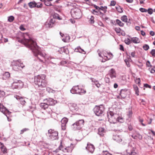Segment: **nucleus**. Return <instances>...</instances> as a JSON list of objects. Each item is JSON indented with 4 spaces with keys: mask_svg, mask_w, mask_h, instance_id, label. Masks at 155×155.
Masks as SVG:
<instances>
[{
    "mask_svg": "<svg viewBox=\"0 0 155 155\" xmlns=\"http://www.w3.org/2000/svg\"><path fill=\"white\" fill-rule=\"evenodd\" d=\"M21 42L27 48L30 49L33 53L34 55L41 61L38 57V55L44 58L46 54L41 51V49L37 45L36 43L29 36L28 33L23 35V38L21 40Z\"/></svg>",
    "mask_w": 155,
    "mask_h": 155,
    "instance_id": "f257e3e1",
    "label": "nucleus"
},
{
    "mask_svg": "<svg viewBox=\"0 0 155 155\" xmlns=\"http://www.w3.org/2000/svg\"><path fill=\"white\" fill-rule=\"evenodd\" d=\"M108 120L111 124H114L117 122L122 123L124 121V118L112 111H110L107 113Z\"/></svg>",
    "mask_w": 155,
    "mask_h": 155,
    "instance_id": "f03ea898",
    "label": "nucleus"
},
{
    "mask_svg": "<svg viewBox=\"0 0 155 155\" xmlns=\"http://www.w3.org/2000/svg\"><path fill=\"white\" fill-rule=\"evenodd\" d=\"M46 76L45 74H40L34 77V83L35 84L38 86L40 88L45 87L47 83L45 80Z\"/></svg>",
    "mask_w": 155,
    "mask_h": 155,
    "instance_id": "7ed1b4c3",
    "label": "nucleus"
},
{
    "mask_svg": "<svg viewBox=\"0 0 155 155\" xmlns=\"http://www.w3.org/2000/svg\"><path fill=\"white\" fill-rule=\"evenodd\" d=\"M11 66L13 70L18 71L23 69L25 67V65L22 63L21 62V60L19 59L17 60H13L11 62Z\"/></svg>",
    "mask_w": 155,
    "mask_h": 155,
    "instance_id": "20e7f679",
    "label": "nucleus"
},
{
    "mask_svg": "<svg viewBox=\"0 0 155 155\" xmlns=\"http://www.w3.org/2000/svg\"><path fill=\"white\" fill-rule=\"evenodd\" d=\"M84 122L83 119L77 120L72 125V128L74 130H80L83 127Z\"/></svg>",
    "mask_w": 155,
    "mask_h": 155,
    "instance_id": "39448f33",
    "label": "nucleus"
},
{
    "mask_svg": "<svg viewBox=\"0 0 155 155\" xmlns=\"http://www.w3.org/2000/svg\"><path fill=\"white\" fill-rule=\"evenodd\" d=\"M71 12L72 17L74 19L79 18L81 17V11L79 8H75L72 9Z\"/></svg>",
    "mask_w": 155,
    "mask_h": 155,
    "instance_id": "423d86ee",
    "label": "nucleus"
},
{
    "mask_svg": "<svg viewBox=\"0 0 155 155\" xmlns=\"http://www.w3.org/2000/svg\"><path fill=\"white\" fill-rule=\"evenodd\" d=\"M70 91L73 94H78L80 95L86 93V91L85 90L82 88H79L78 85L73 86Z\"/></svg>",
    "mask_w": 155,
    "mask_h": 155,
    "instance_id": "0eeeda50",
    "label": "nucleus"
},
{
    "mask_svg": "<svg viewBox=\"0 0 155 155\" xmlns=\"http://www.w3.org/2000/svg\"><path fill=\"white\" fill-rule=\"evenodd\" d=\"M104 109L102 105L96 106L93 109L94 113L96 115L100 116L104 115Z\"/></svg>",
    "mask_w": 155,
    "mask_h": 155,
    "instance_id": "6e6552de",
    "label": "nucleus"
},
{
    "mask_svg": "<svg viewBox=\"0 0 155 155\" xmlns=\"http://www.w3.org/2000/svg\"><path fill=\"white\" fill-rule=\"evenodd\" d=\"M48 134L49 139L52 140H58V133L57 131L50 129L48 130Z\"/></svg>",
    "mask_w": 155,
    "mask_h": 155,
    "instance_id": "1a4fd4ad",
    "label": "nucleus"
},
{
    "mask_svg": "<svg viewBox=\"0 0 155 155\" xmlns=\"http://www.w3.org/2000/svg\"><path fill=\"white\" fill-rule=\"evenodd\" d=\"M44 103H42L40 104V107L42 109H47L46 111L49 114H50L52 112L51 110L48 108L49 105L48 104L46 101H44Z\"/></svg>",
    "mask_w": 155,
    "mask_h": 155,
    "instance_id": "9d476101",
    "label": "nucleus"
},
{
    "mask_svg": "<svg viewBox=\"0 0 155 155\" xmlns=\"http://www.w3.org/2000/svg\"><path fill=\"white\" fill-rule=\"evenodd\" d=\"M44 101H46L48 104L50 106L54 105L57 103L56 101L50 98L45 99L44 100Z\"/></svg>",
    "mask_w": 155,
    "mask_h": 155,
    "instance_id": "9b49d317",
    "label": "nucleus"
},
{
    "mask_svg": "<svg viewBox=\"0 0 155 155\" xmlns=\"http://www.w3.org/2000/svg\"><path fill=\"white\" fill-rule=\"evenodd\" d=\"M23 85L22 82L21 81H18V82H14L12 85V87L13 89H18L19 87L22 86Z\"/></svg>",
    "mask_w": 155,
    "mask_h": 155,
    "instance_id": "f8f14e48",
    "label": "nucleus"
},
{
    "mask_svg": "<svg viewBox=\"0 0 155 155\" xmlns=\"http://www.w3.org/2000/svg\"><path fill=\"white\" fill-rule=\"evenodd\" d=\"M128 91L126 89H122L120 90V95L122 98H125L128 93Z\"/></svg>",
    "mask_w": 155,
    "mask_h": 155,
    "instance_id": "ddd939ff",
    "label": "nucleus"
},
{
    "mask_svg": "<svg viewBox=\"0 0 155 155\" xmlns=\"http://www.w3.org/2000/svg\"><path fill=\"white\" fill-rule=\"evenodd\" d=\"M68 121V120L67 118L64 117L61 120V129L63 130L66 129V125Z\"/></svg>",
    "mask_w": 155,
    "mask_h": 155,
    "instance_id": "4468645a",
    "label": "nucleus"
},
{
    "mask_svg": "<svg viewBox=\"0 0 155 155\" xmlns=\"http://www.w3.org/2000/svg\"><path fill=\"white\" fill-rule=\"evenodd\" d=\"M111 79L116 78V74L114 69L112 68L110 71L109 74H108Z\"/></svg>",
    "mask_w": 155,
    "mask_h": 155,
    "instance_id": "2eb2a0df",
    "label": "nucleus"
},
{
    "mask_svg": "<svg viewBox=\"0 0 155 155\" xmlns=\"http://www.w3.org/2000/svg\"><path fill=\"white\" fill-rule=\"evenodd\" d=\"M86 149L90 152L93 153L94 150V147L93 145L88 143H87V146L86 147Z\"/></svg>",
    "mask_w": 155,
    "mask_h": 155,
    "instance_id": "dca6fc26",
    "label": "nucleus"
},
{
    "mask_svg": "<svg viewBox=\"0 0 155 155\" xmlns=\"http://www.w3.org/2000/svg\"><path fill=\"white\" fill-rule=\"evenodd\" d=\"M14 97L17 100L19 101L21 105H25L26 102L23 98L17 95L15 96Z\"/></svg>",
    "mask_w": 155,
    "mask_h": 155,
    "instance_id": "f3484780",
    "label": "nucleus"
},
{
    "mask_svg": "<svg viewBox=\"0 0 155 155\" xmlns=\"http://www.w3.org/2000/svg\"><path fill=\"white\" fill-rule=\"evenodd\" d=\"M60 34L61 37H64V38H63L62 39V41H63L64 42H68L69 41L70 38L69 36L67 35H65L64 34H62V33L61 32H60Z\"/></svg>",
    "mask_w": 155,
    "mask_h": 155,
    "instance_id": "a211bd4d",
    "label": "nucleus"
},
{
    "mask_svg": "<svg viewBox=\"0 0 155 155\" xmlns=\"http://www.w3.org/2000/svg\"><path fill=\"white\" fill-rule=\"evenodd\" d=\"M107 55H105V58H104V61L103 60L102 61V62H104L106 61L110 60L113 57V55L112 53L110 52H107Z\"/></svg>",
    "mask_w": 155,
    "mask_h": 155,
    "instance_id": "6ab92c4d",
    "label": "nucleus"
},
{
    "mask_svg": "<svg viewBox=\"0 0 155 155\" xmlns=\"http://www.w3.org/2000/svg\"><path fill=\"white\" fill-rule=\"evenodd\" d=\"M113 138L114 140L118 143H120L122 141V140L121 136L118 135H114L113 137Z\"/></svg>",
    "mask_w": 155,
    "mask_h": 155,
    "instance_id": "aec40b11",
    "label": "nucleus"
},
{
    "mask_svg": "<svg viewBox=\"0 0 155 155\" xmlns=\"http://www.w3.org/2000/svg\"><path fill=\"white\" fill-rule=\"evenodd\" d=\"M97 52L98 53L99 56L102 58H103V57L101 55V54H103L104 57L105 58V55H107V52H108L105 50H101L99 49L98 50Z\"/></svg>",
    "mask_w": 155,
    "mask_h": 155,
    "instance_id": "412c9836",
    "label": "nucleus"
},
{
    "mask_svg": "<svg viewBox=\"0 0 155 155\" xmlns=\"http://www.w3.org/2000/svg\"><path fill=\"white\" fill-rule=\"evenodd\" d=\"M0 111L3 114H5L6 113H9V111L3 105L0 104Z\"/></svg>",
    "mask_w": 155,
    "mask_h": 155,
    "instance_id": "4be33fe9",
    "label": "nucleus"
},
{
    "mask_svg": "<svg viewBox=\"0 0 155 155\" xmlns=\"http://www.w3.org/2000/svg\"><path fill=\"white\" fill-rule=\"evenodd\" d=\"M131 137L135 139H139V140H141L142 138V136L140 135L139 133H137L135 134H133L131 136Z\"/></svg>",
    "mask_w": 155,
    "mask_h": 155,
    "instance_id": "5701e85b",
    "label": "nucleus"
},
{
    "mask_svg": "<svg viewBox=\"0 0 155 155\" xmlns=\"http://www.w3.org/2000/svg\"><path fill=\"white\" fill-rule=\"evenodd\" d=\"M105 132V131L104 128L102 127H100L99 128L98 134L101 136H103Z\"/></svg>",
    "mask_w": 155,
    "mask_h": 155,
    "instance_id": "b1692460",
    "label": "nucleus"
},
{
    "mask_svg": "<svg viewBox=\"0 0 155 155\" xmlns=\"http://www.w3.org/2000/svg\"><path fill=\"white\" fill-rule=\"evenodd\" d=\"M74 148L73 145L72 143L71 144V146L70 147H68L65 148V150H66L67 152H69L72 151Z\"/></svg>",
    "mask_w": 155,
    "mask_h": 155,
    "instance_id": "393cba45",
    "label": "nucleus"
},
{
    "mask_svg": "<svg viewBox=\"0 0 155 155\" xmlns=\"http://www.w3.org/2000/svg\"><path fill=\"white\" fill-rule=\"evenodd\" d=\"M29 7L32 8L35 7L36 5V3L35 1L30 2L28 4Z\"/></svg>",
    "mask_w": 155,
    "mask_h": 155,
    "instance_id": "a878e982",
    "label": "nucleus"
},
{
    "mask_svg": "<svg viewBox=\"0 0 155 155\" xmlns=\"http://www.w3.org/2000/svg\"><path fill=\"white\" fill-rule=\"evenodd\" d=\"M133 86L136 94L137 95H139V89L138 87L136 85H134Z\"/></svg>",
    "mask_w": 155,
    "mask_h": 155,
    "instance_id": "bb28decb",
    "label": "nucleus"
},
{
    "mask_svg": "<svg viewBox=\"0 0 155 155\" xmlns=\"http://www.w3.org/2000/svg\"><path fill=\"white\" fill-rule=\"evenodd\" d=\"M132 41L135 43H138L140 42V40L137 37L133 38L131 39Z\"/></svg>",
    "mask_w": 155,
    "mask_h": 155,
    "instance_id": "cd10ccee",
    "label": "nucleus"
},
{
    "mask_svg": "<svg viewBox=\"0 0 155 155\" xmlns=\"http://www.w3.org/2000/svg\"><path fill=\"white\" fill-rule=\"evenodd\" d=\"M115 8L117 9V11L121 13L123 12V8H121L120 6H116Z\"/></svg>",
    "mask_w": 155,
    "mask_h": 155,
    "instance_id": "c85d7f7f",
    "label": "nucleus"
},
{
    "mask_svg": "<svg viewBox=\"0 0 155 155\" xmlns=\"http://www.w3.org/2000/svg\"><path fill=\"white\" fill-rule=\"evenodd\" d=\"M99 10H101L103 11L104 13H106L107 12V6H105L104 7H103L102 6H101L99 7Z\"/></svg>",
    "mask_w": 155,
    "mask_h": 155,
    "instance_id": "c756f323",
    "label": "nucleus"
},
{
    "mask_svg": "<svg viewBox=\"0 0 155 155\" xmlns=\"http://www.w3.org/2000/svg\"><path fill=\"white\" fill-rule=\"evenodd\" d=\"M116 22L117 25L120 27H123L124 25V24L120 21L118 19L116 20Z\"/></svg>",
    "mask_w": 155,
    "mask_h": 155,
    "instance_id": "7c9ffc66",
    "label": "nucleus"
},
{
    "mask_svg": "<svg viewBox=\"0 0 155 155\" xmlns=\"http://www.w3.org/2000/svg\"><path fill=\"white\" fill-rule=\"evenodd\" d=\"M45 25L47 27L52 28L54 24L51 23H50V22H48L46 23Z\"/></svg>",
    "mask_w": 155,
    "mask_h": 155,
    "instance_id": "2f4dec72",
    "label": "nucleus"
},
{
    "mask_svg": "<svg viewBox=\"0 0 155 155\" xmlns=\"http://www.w3.org/2000/svg\"><path fill=\"white\" fill-rule=\"evenodd\" d=\"M46 90L49 93H54L55 92V91L54 90L49 87H47L46 88Z\"/></svg>",
    "mask_w": 155,
    "mask_h": 155,
    "instance_id": "473e14b6",
    "label": "nucleus"
},
{
    "mask_svg": "<svg viewBox=\"0 0 155 155\" xmlns=\"http://www.w3.org/2000/svg\"><path fill=\"white\" fill-rule=\"evenodd\" d=\"M121 20L124 22H126L127 20V16L126 15H123L121 17Z\"/></svg>",
    "mask_w": 155,
    "mask_h": 155,
    "instance_id": "72a5a7b5",
    "label": "nucleus"
},
{
    "mask_svg": "<svg viewBox=\"0 0 155 155\" xmlns=\"http://www.w3.org/2000/svg\"><path fill=\"white\" fill-rule=\"evenodd\" d=\"M45 4L47 6H52V5L51 4L50 2L46 0L45 2Z\"/></svg>",
    "mask_w": 155,
    "mask_h": 155,
    "instance_id": "f704fd0d",
    "label": "nucleus"
},
{
    "mask_svg": "<svg viewBox=\"0 0 155 155\" xmlns=\"http://www.w3.org/2000/svg\"><path fill=\"white\" fill-rule=\"evenodd\" d=\"M2 151L4 153H7V149L5 147L4 145H3L2 147L1 148Z\"/></svg>",
    "mask_w": 155,
    "mask_h": 155,
    "instance_id": "c9c22d12",
    "label": "nucleus"
},
{
    "mask_svg": "<svg viewBox=\"0 0 155 155\" xmlns=\"http://www.w3.org/2000/svg\"><path fill=\"white\" fill-rule=\"evenodd\" d=\"M14 19V17L13 16H10L8 17V21L10 22H12Z\"/></svg>",
    "mask_w": 155,
    "mask_h": 155,
    "instance_id": "e433bc0d",
    "label": "nucleus"
},
{
    "mask_svg": "<svg viewBox=\"0 0 155 155\" xmlns=\"http://www.w3.org/2000/svg\"><path fill=\"white\" fill-rule=\"evenodd\" d=\"M127 115L129 118H130L132 116V112L131 110H129L127 112Z\"/></svg>",
    "mask_w": 155,
    "mask_h": 155,
    "instance_id": "4c0bfd02",
    "label": "nucleus"
},
{
    "mask_svg": "<svg viewBox=\"0 0 155 155\" xmlns=\"http://www.w3.org/2000/svg\"><path fill=\"white\" fill-rule=\"evenodd\" d=\"M4 76L6 78H8L10 77V73L8 72H5L4 75Z\"/></svg>",
    "mask_w": 155,
    "mask_h": 155,
    "instance_id": "58836bf2",
    "label": "nucleus"
},
{
    "mask_svg": "<svg viewBox=\"0 0 155 155\" xmlns=\"http://www.w3.org/2000/svg\"><path fill=\"white\" fill-rule=\"evenodd\" d=\"M143 48L145 50L147 51L149 48V46L148 45L145 44L143 46Z\"/></svg>",
    "mask_w": 155,
    "mask_h": 155,
    "instance_id": "ea45409f",
    "label": "nucleus"
},
{
    "mask_svg": "<svg viewBox=\"0 0 155 155\" xmlns=\"http://www.w3.org/2000/svg\"><path fill=\"white\" fill-rule=\"evenodd\" d=\"M114 30L117 33H119L120 32L121 29L119 28H114Z\"/></svg>",
    "mask_w": 155,
    "mask_h": 155,
    "instance_id": "a19ab883",
    "label": "nucleus"
},
{
    "mask_svg": "<svg viewBox=\"0 0 155 155\" xmlns=\"http://www.w3.org/2000/svg\"><path fill=\"white\" fill-rule=\"evenodd\" d=\"M125 43L128 45H129L131 43V41L130 39L127 38L124 41Z\"/></svg>",
    "mask_w": 155,
    "mask_h": 155,
    "instance_id": "79ce46f5",
    "label": "nucleus"
},
{
    "mask_svg": "<svg viewBox=\"0 0 155 155\" xmlns=\"http://www.w3.org/2000/svg\"><path fill=\"white\" fill-rule=\"evenodd\" d=\"M99 10H98V11H97L93 9L92 10V12L93 13V14H94V15H98L99 12H99Z\"/></svg>",
    "mask_w": 155,
    "mask_h": 155,
    "instance_id": "37998d69",
    "label": "nucleus"
},
{
    "mask_svg": "<svg viewBox=\"0 0 155 155\" xmlns=\"http://www.w3.org/2000/svg\"><path fill=\"white\" fill-rule=\"evenodd\" d=\"M147 10L148 13L150 15L152 14L153 13V11L152 8H149Z\"/></svg>",
    "mask_w": 155,
    "mask_h": 155,
    "instance_id": "c03bdc74",
    "label": "nucleus"
},
{
    "mask_svg": "<svg viewBox=\"0 0 155 155\" xmlns=\"http://www.w3.org/2000/svg\"><path fill=\"white\" fill-rule=\"evenodd\" d=\"M89 21L90 23L91 24H93L94 23V17L93 16H91V17L90 18Z\"/></svg>",
    "mask_w": 155,
    "mask_h": 155,
    "instance_id": "a18cd8bd",
    "label": "nucleus"
},
{
    "mask_svg": "<svg viewBox=\"0 0 155 155\" xmlns=\"http://www.w3.org/2000/svg\"><path fill=\"white\" fill-rule=\"evenodd\" d=\"M80 50H81V48L80 46H78L75 49L74 51L76 52L80 53Z\"/></svg>",
    "mask_w": 155,
    "mask_h": 155,
    "instance_id": "49530a36",
    "label": "nucleus"
},
{
    "mask_svg": "<svg viewBox=\"0 0 155 155\" xmlns=\"http://www.w3.org/2000/svg\"><path fill=\"white\" fill-rule=\"evenodd\" d=\"M124 61L126 64L127 65V66L128 67H130V64L128 60L127 59H125Z\"/></svg>",
    "mask_w": 155,
    "mask_h": 155,
    "instance_id": "de8ad7c7",
    "label": "nucleus"
},
{
    "mask_svg": "<svg viewBox=\"0 0 155 155\" xmlns=\"http://www.w3.org/2000/svg\"><path fill=\"white\" fill-rule=\"evenodd\" d=\"M139 10L140 12H147V9L142 8H140L139 9Z\"/></svg>",
    "mask_w": 155,
    "mask_h": 155,
    "instance_id": "09e8293b",
    "label": "nucleus"
},
{
    "mask_svg": "<svg viewBox=\"0 0 155 155\" xmlns=\"http://www.w3.org/2000/svg\"><path fill=\"white\" fill-rule=\"evenodd\" d=\"M102 154L103 155H111L107 151H103Z\"/></svg>",
    "mask_w": 155,
    "mask_h": 155,
    "instance_id": "8fccbe9b",
    "label": "nucleus"
},
{
    "mask_svg": "<svg viewBox=\"0 0 155 155\" xmlns=\"http://www.w3.org/2000/svg\"><path fill=\"white\" fill-rule=\"evenodd\" d=\"M150 53L153 56L155 57V49H152Z\"/></svg>",
    "mask_w": 155,
    "mask_h": 155,
    "instance_id": "3c124183",
    "label": "nucleus"
},
{
    "mask_svg": "<svg viewBox=\"0 0 155 155\" xmlns=\"http://www.w3.org/2000/svg\"><path fill=\"white\" fill-rule=\"evenodd\" d=\"M135 82L137 84H140V78H136L135 80Z\"/></svg>",
    "mask_w": 155,
    "mask_h": 155,
    "instance_id": "603ef678",
    "label": "nucleus"
},
{
    "mask_svg": "<svg viewBox=\"0 0 155 155\" xmlns=\"http://www.w3.org/2000/svg\"><path fill=\"white\" fill-rule=\"evenodd\" d=\"M116 4V2L114 1H111L110 2V6H114Z\"/></svg>",
    "mask_w": 155,
    "mask_h": 155,
    "instance_id": "864d4df0",
    "label": "nucleus"
},
{
    "mask_svg": "<svg viewBox=\"0 0 155 155\" xmlns=\"http://www.w3.org/2000/svg\"><path fill=\"white\" fill-rule=\"evenodd\" d=\"M91 79L92 81L94 83V84H95L97 83L98 82V81L97 80H96V79L93 78H91Z\"/></svg>",
    "mask_w": 155,
    "mask_h": 155,
    "instance_id": "5fc2aeb1",
    "label": "nucleus"
},
{
    "mask_svg": "<svg viewBox=\"0 0 155 155\" xmlns=\"http://www.w3.org/2000/svg\"><path fill=\"white\" fill-rule=\"evenodd\" d=\"M53 17L54 18L59 19L60 18L59 17L58 14H55L53 15Z\"/></svg>",
    "mask_w": 155,
    "mask_h": 155,
    "instance_id": "6e6d98bb",
    "label": "nucleus"
},
{
    "mask_svg": "<svg viewBox=\"0 0 155 155\" xmlns=\"http://www.w3.org/2000/svg\"><path fill=\"white\" fill-rule=\"evenodd\" d=\"M98 12H99L98 15H100V17L102 18L103 17H104V14H103V13H102L101 11H100Z\"/></svg>",
    "mask_w": 155,
    "mask_h": 155,
    "instance_id": "4d7b16f0",
    "label": "nucleus"
},
{
    "mask_svg": "<svg viewBox=\"0 0 155 155\" xmlns=\"http://www.w3.org/2000/svg\"><path fill=\"white\" fill-rule=\"evenodd\" d=\"M128 128L129 130L131 131L133 129V126L131 124H129L128 125Z\"/></svg>",
    "mask_w": 155,
    "mask_h": 155,
    "instance_id": "13d9d810",
    "label": "nucleus"
},
{
    "mask_svg": "<svg viewBox=\"0 0 155 155\" xmlns=\"http://www.w3.org/2000/svg\"><path fill=\"white\" fill-rule=\"evenodd\" d=\"M29 130V129H28V128H25L23 129H22V130H21V134H23L24 132L26 131H27V130Z\"/></svg>",
    "mask_w": 155,
    "mask_h": 155,
    "instance_id": "bf43d9fd",
    "label": "nucleus"
},
{
    "mask_svg": "<svg viewBox=\"0 0 155 155\" xmlns=\"http://www.w3.org/2000/svg\"><path fill=\"white\" fill-rule=\"evenodd\" d=\"M42 6V4L41 3L39 5L37 4L36 3V5L35 7H36L38 8H41Z\"/></svg>",
    "mask_w": 155,
    "mask_h": 155,
    "instance_id": "052dcab7",
    "label": "nucleus"
},
{
    "mask_svg": "<svg viewBox=\"0 0 155 155\" xmlns=\"http://www.w3.org/2000/svg\"><path fill=\"white\" fill-rule=\"evenodd\" d=\"M102 19L104 21H106L109 19V18L107 16H104L102 18Z\"/></svg>",
    "mask_w": 155,
    "mask_h": 155,
    "instance_id": "680f3d73",
    "label": "nucleus"
},
{
    "mask_svg": "<svg viewBox=\"0 0 155 155\" xmlns=\"http://www.w3.org/2000/svg\"><path fill=\"white\" fill-rule=\"evenodd\" d=\"M98 25L101 27H104V25L103 23L101 21H99L98 22Z\"/></svg>",
    "mask_w": 155,
    "mask_h": 155,
    "instance_id": "e2e57ef3",
    "label": "nucleus"
},
{
    "mask_svg": "<svg viewBox=\"0 0 155 155\" xmlns=\"http://www.w3.org/2000/svg\"><path fill=\"white\" fill-rule=\"evenodd\" d=\"M144 86L145 87H148L149 88H151V86L150 85H149V84H144Z\"/></svg>",
    "mask_w": 155,
    "mask_h": 155,
    "instance_id": "0e129e2a",
    "label": "nucleus"
},
{
    "mask_svg": "<svg viewBox=\"0 0 155 155\" xmlns=\"http://www.w3.org/2000/svg\"><path fill=\"white\" fill-rule=\"evenodd\" d=\"M95 85L97 86V87L98 88H99L101 86V84H100L98 82L97 83L95 84Z\"/></svg>",
    "mask_w": 155,
    "mask_h": 155,
    "instance_id": "69168bd1",
    "label": "nucleus"
},
{
    "mask_svg": "<svg viewBox=\"0 0 155 155\" xmlns=\"http://www.w3.org/2000/svg\"><path fill=\"white\" fill-rule=\"evenodd\" d=\"M120 50L124 51V47L123 46V45H120Z\"/></svg>",
    "mask_w": 155,
    "mask_h": 155,
    "instance_id": "338daca9",
    "label": "nucleus"
},
{
    "mask_svg": "<svg viewBox=\"0 0 155 155\" xmlns=\"http://www.w3.org/2000/svg\"><path fill=\"white\" fill-rule=\"evenodd\" d=\"M105 80L106 82L107 83H109L110 82L109 78H105Z\"/></svg>",
    "mask_w": 155,
    "mask_h": 155,
    "instance_id": "774afa93",
    "label": "nucleus"
}]
</instances>
